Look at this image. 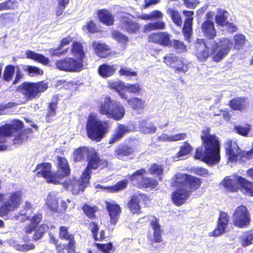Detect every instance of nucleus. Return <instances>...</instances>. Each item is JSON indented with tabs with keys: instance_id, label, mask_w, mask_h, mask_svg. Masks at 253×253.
I'll return each mask as SVG.
<instances>
[{
	"instance_id": "obj_1",
	"label": "nucleus",
	"mask_w": 253,
	"mask_h": 253,
	"mask_svg": "<svg viewBox=\"0 0 253 253\" xmlns=\"http://www.w3.org/2000/svg\"><path fill=\"white\" fill-rule=\"evenodd\" d=\"M211 132L209 127L201 131V146L196 148L193 157L209 165H214L220 161V144L216 135Z\"/></svg>"
},
{
	"instance_id": "obj_2",
	"label": "nucleus",
	"mask_w": 253,
	"mask_h": 253,
	"mask_svg": "<svg viewBox=\"0 0 253 253\" xmlns=\"http://www.w3.org/2000/svg\"><path fill=\"white\" fill-rule=\"evenodd\" d=\"M232 44V42L230 39L223 38L218 42L214 43L210 53L209 47L204 41L198 39L196 42L195 55L200 62L207 61L211 55L212 60L218 63L228 55Z\"/></svg>"
},
{
	"instance_id": "obj_3",
	"label": "nucleus",
	"mask_w": 253,
	"mask_h": 253,
	"mask_svg": "<svg viewBox=\"0 0 253 253\" xmlns=\"http://www.w3.org/2000/svg\"><path fill=\"white\" fill-rule=\"evenodd\" d=\"M23 122L18 119L13 120L11 123H6L0 126V151L7 149V145L5 144L6 138L12 136L14 133L18 132L13 139V144H20L27 140L33 130L31 128L23 129Z\"/></svg>"
},
{
	"instance_id": "obj_4",
	"label": "nucleus",
	"mask_w": 253,
	"mask_h": 253,
	"mask_svg": "<svg viewBox=\"0 0 253 253\" xmlns=\"http://www.w3.org/2000/svg\"><path fill=\"white\" fill-rule=\"evenodd\" d=\"M110 129L108 121L98 120L93 113L89 114L86 123V132L91 140L96 142L101 141Z\"/></svg>"
},
{
	"instance_id": "obj_5",
	"label": "nucleus",
	"mask_w": 253,
	"mask_h": 253,
	"mask_svg": "<svg viewBox=\"0 0 253 253\" xmlns=\"http://www.w3.org/2000/svg\"><path fill=\"white\" fill-rule=\"evenodd\" d=\"M23 192L18 190L6 194L0 192V217L7 216L9 212L17 210L23 203Z\"/></svg>"
},
{
	"instance_id": "obj_6",
	"label": "nucleus",
	"mask_w": 253,
	"mask_h": 253,
	"mask_svg": "<svg viewBox=\"0 0 253 253\" xmlns=\"http://www.w3.org/2000/svg\"><path fill=\"white\" fill-rule=\"evenodd\" d=\"M98 111L101 115L115 121L122 120L126 114L124 106L120 102L113 101L109 96H106L104 101L99 103Z\"/></svg>"
},
{
	"instance_id": "obj_7",
	"label": "nucleus",
	"mask_w": 253,
	"mask_h": 253,
	"mask_svg": "<svg viewBox=\"0 0 253 253\" xmlns=\"http://www.w3.org/2000/svg\"><path fill=\"white\" fill-rule=\"evenodd\" d=\"M48 87V84L44 81L24 82L17 86L16 91L23 95L26 101H30L39 98Z\"/></svg>"
},
{
	"instance_id": "obj_8",
	"label": "nucleus",
	"mask_w": 253,
	"mask_h": 253,
	"mask_svg": "<svg viewBox=\"0 0 253 253\" xmlns=\"http://www.w3.org/2000/svg\"><path fill=\"white\" fill-rule=\"evenodd\" d=\"M73 155L74 161L75 162H79L84 160L86 156V166L108 163L106 159L101 158L96 149L92 147L80 146L74 151Z\"/></svg>"
},
{
	"instance_id": "obj_9",
	"label": "nucleus",
	"mask_w": 253,
	"mask_h": 253,
	"mask_svg": "<svg viewBox=\"0 0 253 253\" xmlns=\"http://www.w3.org/2000/svg\"><path fill=\"white\" fill-rule=\"evenodd\" d=\"M202 183V179L198 177L186 173H177L173 177L172 185L185 188L191 194L200 188Z\"/></svg>"
},
{
	"instance_id": "obj_10",
	"label": "nucleus",
	"mask_w": 253,
	"mask_h": 253,
	"mask_svg": "<svg viewBox=\"0 0 253 253\" xmlns=\"http://www.w3.org/2000/svg\"><path fill=\"white\" fill-rule=\"evenodd\" d=\"M224 149L228 162L237 163L238 161L249 160L247 151L241 149L238 144L231 139L225 142Z\"/></svg>"
},
{
	"instance_id": "obj_11",
	"label": "nucleus",
	"mask_w": 253,
	"mask_h": 253,
	"mask_svg": "<svg viewBox=\"0 0 253 253\" xmlns=\"http://www.w3.org/2000/svg\"><path fill=\"white\" fill-rule=\"evenodd\" d=\"M145 173L146 170L145 169H137L129 175L128 179L134 182L137 187L139 189L155 188L157 185V180L149 177L143 176Z\"/></svg>"
},
{
	"instance_id": "obj_12",
	"label": "nucleus",
	"mask_w": 253,
	"mask_h": 253,
	"mask_svg": "<svg viewBox=\"0 0 253 253\" xmlns=\"http://www.w3.org/2000/svg\"><path fill=\"white\" fill-rule=\"evenodd\" d=\"M233 225L239 228H246L251 224V217L249 211L245 205L238 206L232 215Z\"/></svg>"
},
{
	"instance_id": "obj_13",
	"label": "nucleus",
	"mask_w": 253,
	"mask_h": 253,
	"mask_svg": "<svg viewBox=\"0 0 253 253\" xmlns=\"http://www.w3.org/2000/svg\"><path fill=\"white\" fill-rule=\"evenodd\" d=\"M164 62L175 72L185 73L189 70V63L183 57H179L173 53H169L163 58Z\"/></svg>"
},
{
	"instance_id": "obj_14",
	"label": "nucleus",
	"mask_w": 253,
	"mask_h": 253,
	"mask_svg": "<svg viewBox=\"0 0 253 253\" xmlns=\"http://www.w3.org/2000/svg\"><path fill=\"white\" fill-rule=\"evenodd\" d=\"M245 181L249 180L239 175L236 176L235 179H232L230 176H225L221 182V184L229 192H237L240 189L244 194L249 196V193L246 188Z\"/></svg>"
},
{
	"instance_id": "obj_15",
	"label": "nucleus",
	"mask_w": 253,
	"mask_h": 253,
	"mask_svg": "<svg viewBox=\"0 0 253 253\" xmlns=\"http://www.w3.org/2000/svg\"><path fill=\"white\" fill-rule=\"evenodd\" d=\"M55 66L60 71L76 72L81 71L83 69L84 64L75 58L67 57L57 60Z\"/></svg>"
},
{
	"instance_id": "obj_16",
	"label": "nucleus",
	"mask_w": 253,
	"mask_h": 253,
	"mask_svg": "<svg viewBox=\"0 0 253 253\" xmlns=\"http://www.w3.org/2000/svg\"><path fill=\"white\" fill-rule=\"evenodd\" d=\"M52 165L49 162H43L38 164L35 171H37L36 176L38 177H43L48 183L58 184L55 178V173L52 171Z\"/></svg>"
},
{
	"instance_id": "obj_17",
	"label": "nucleus",
	"mask_w": 253,
	"mask_h": 253,
	"mask_svg": "<svg viewBox=\"0 0 253 253\" xmlns=\"http://www.w3.org/2000/svg\"><path fill=\"white\" fill-rule=\"evenodd\" d=\"M59 238L62 240H66L68 243L63 246L68 253H74L76 251V242L74 234L70 233L69 227L61 226L59 228Z\"/></svg>"
},
{
	"instance_id": "obj_18",
	"label": "nucleus",
	"mask_w": 253,
	"mask_h": 253,
	"mask_svg": "<svg viewBox=\"0 0 253 253\" xmlns=\"http://www.w3.org/2000/svg\"><path fill=\"white\" fill-rule=\"evenodd\" d=\"M229 221V217L227 212L220 211L217 220L216 227L209 233V236L217 237L225 233Z\"/></svg>"
},
{
	"instance_id": "obj_19",
	"label": "nucleus",
	"mask_w": 253,
	"mask_h": 253,
	"mask_svg": "<svg viewBox=\"0 0 253 253\" xmlns=\"http://www.w3.org/2000/svg\"><path fill=\"white\" fill-rule=\"evenodd\" d=\"M57 170L54 171V173L56 174L55 178L57 181L58 184H59L61 179L70 175L71 169L68 162L65 158L57 156Z\"/></svg>"
},
{
	"instance_id": "obj_20",
	"label": "nucleus",
	"mask_w": 253,
	"mask_h": 253,
	"mask_svg": "<svg viewBox=\"0 0 253 253\" xmlns=\"http://www.w3.org/2000/svg\"><path fill=\"white\" fill-rule=\"evenodd\" d=\"M175 187L176 189L171 193V198L173 203L179 207L184 204L191 194L185 188Z\"/></svg>"
},
{
	"instance_id": "obj_21",
	"label": "nucleus",
	"mask_w": 253,
	"mask_h": 253,
	"mask_svg": "<svg viewBox=\"0 0 253 253\" xmlns=\"http://www.w3.org/2000/svg\"><path fill=\"white\" fill-rule=\"evenodd\" d=\"M108 163L86 166L85 169L82 172L81 177L77 180L80 181L81 185L84 186L85 188L89 183V181L91 177V174L92 170H96L97 169H102L108 167Z\"/></svg>"
},
{
	"instance_id": "obj_22",
	"label": "nucleus",
	"mask_w": 253,
	"mask_h": 253,
	"mask_svg": "<svg viewBox=\"0 0 253 253\" xmlns=\"http://www.w3.org/2000/svg\"><path fill=\"white\" fill-rule=\"evenodd\" d=\"M130 15H122L120 17V22L121 28L125 30L129 33H136L139 31V24L133 22L130 18Z\"/></svg>"
},
{
	"instance_id": "obj_23",
	"label": "nucleus",
	"mask_w": 253,
	"mask_h": 253,
	"mask_svg": "<svg viewBox=\"0 0 253 253\" xmlns=\"http://www.w3.org/2000/svg\"><path fill=\"white\" fill-rule=\"evenodd\" d=\"M134 152V148L132 146L121 143L114 149V155L116 158L123 160L125 158H128L133 155Z\"/></svg>"
},
{
	"instance_id": "obj_24",
	"label": "nucleus",
	"mask_w": 253,
	"mask_h": 253,
	"mask_svg": "<svg viewBox=\"0 0 253 253\" xmlns=\"http://www.w3.org/2000/svg\"><path fill=\"white\" fill-rule=\"evenodd\" d=\"M106 209L110 217V221L111 224L115 225L118 221L122 210L117 203L105 201Z\"/></svg>"
},
{
	"instance_id": "obj_25",
	"label": "nucleus",
	"mask_w": 253,
	"mask_h": 253,
	"mask_svg": "<svg viewBox=\"0 0 253 253\" xmlns=\"http://www.w3.org/2000/svg\"><path fill=\"white\" fill-rule=\"evenodd\" d=\"M183 13L186 16V18L182 29V33L185 39L189 41L192 33L193 16L194 13L192 11L184 10Z\"/></svg>"
},
{
	"instance_id": "obj_26",
	"label": "nucleus",
	"mask_w": 253,
	"mask_h": 253,
	"mask_svg": "<svg viewBox=\"0 0 253 253\" xmlns=\"http://www.w3.org/2000/svg\"><path fill=\"white\" fill-rule=\"evenodd\" d=\"M230 108L233 111H245L248 107L249 103L245 97H236L231 99L228 104Z\"/></svg>"
},
{
	"instance_id": "obj_27",
	"label": "nucleus",
	"mask_w": 253,
	"mask_h": 253,
	"mask_svg": "<svg viewBox=\"0 0 253 253\" xmlns=\"http://www.w3.org/2000/svg\"><path fill=\"white\" fill-rule=\"evenodd\" d=\"M129 131L128 127L124 125L119 124L115 128L114 133L111 135L108 141L109 144H113L120 140L124 135Z\"/></svg>"
},
{
	"instance_id": "obj_28",
	"label": "nucleus",
	"mask_w": 253,
	"mask_h": 253,
	"mask_svg": "<svg viewBox=\"0 0 253 253\" xmlns=\"http://www.w3.org/2000/svg\"><path fill=\"white\" fill-rule=\"evenodd\" d=\"M201 30L205 37L213 40L216 36V31L211 20H205L201 25Z\"/></svg>"
},
{
	"instance_id": "obj_29",
	"label": "nucleus",
	"mask_w": 253,
	"mask_h": 253,
	"mask_svg": "<svg viewBox=\"0 0 253 253\" xmlns=\"http://www.w3.org/2000/svg\"><path fill=\"white\" fill-rule=\"evenodd\" d=\"M70 51L73 56L77 57L76 59L79 60L82 64H84V60L86 56L83 43L78 41L73 42L71 46Z\"/></svg>"
},
{
	"instance_id": "obj_30",
	"label": "nucleus",
	"mask_w": 253,
	"mask_h": 253,
	"mask_svg": "<svg viewBox=\"0 0 253 253\" xmlns=\"http://www.w3.org/2000/svg\"><path fill=\"white\" fill-rule=\"evenodd\" d=\"M72 41L73 38L70 36L63 38L57 48L49 49L50 55L51 56H61L64 55L68 52V48L63 50H60V49L64 46L69 45Z\"/></svg>"
},
{
	"instance_id": "obj_31",
	"label": "nucleus",
	"mask_w": 253,
	"mask_h": 253,
	"mask_svg": "<svg viewBox=\"0 0 253 253\" xmlns=\"http://www.w3.org/2000/svg\"><path fill=\"white\" fill-rule=\"evenodd\" d=\"M117 70V65L103 63L98 66L97 72L101 77L105 79L113 76Z\"/></svg>"
},
{
	"instance_id": "obj_32",
	"label": "nucleus",
	"mask_w": 253,
	"mask_h": 253,
	"mask_svg": "<svg viewBox=\"0 0 253 253\" xmlns=\"http://www.w3.org/2000/svg\"><path fill=\"white\" fill-rule=\"evenodd\" d=\"M99 21L103 24L110 26L114 23V16L106 9H100L96 11Z\"/></svg>"
},
{
	"instance_id": "obj_33",
	"label": "nucleus",
	"mask_w": 253,
	"mask_h": 253,
	"mask_svg": "<svg viewBox=\"0 0 253 253\" xmlns=\"http://www.w3.org/2000/svg\"><path fill=\"white\" fill-rule=\"evenodd\" d=\"M92 46L96 55L101 58H106L110 55V48L106 43L93 42Z\"/></svg>"
},
{
	"instance_id": "obj_34",
	"label": "nucleus",
	"mask_w": 253,
	"mask_h": 253,
	"mask_svg": "<svg viewBox=\"0 0 253 253\" xmlns=\"http://www.w3.org/2000/svg\"><path fill=\"white\" fill-rule=\"evenodd\" d=\"M88 229L91 231L92 237L94 241H102L105 239V232L104 230H101L99 232V236L98 235L99 227L96 222H90L88 225Z\"/></svg>"
},
{
	"instance_id": "obj_35",
	"label": "nucleus",
	"mask_w": 253,
	"mask_h": 253,
	"mask_svg": "<svg viewBox=\"0 0 253 253\" xmlns=\"http://www.w3.org/2000/svg\"><path fill=\"white\" fill-rule=\"evenodd\" d=\"M127 207L133 214H140L141 212L140 199L136 195H132L127 204Z\"/></svg>"
},
{
	"instance_id": "obj_36",
	"label": "nucleus",
	"mask_w": 253,
	"mask_h": 253,
	"mask_svg": "<svg viewBox=\"0 0 253 253\" xmlns=\"http://www.w3.org/2000/svg\"><path fill=\"white\" fill-rule=\"evenodd\" d=\"M26 57L32 59L38 63H41L43 65H47L49 63V60L43 55L36 53L33 51L29 50L26 52Z\"/></svg>"
},
{
	"instance_id": "obj_37",
	"label": "nucleus",
	"mask_w": 253,
	"mask_h": 253,
	"mask_svg": "<svg viewBox=\"0 0 253 253\" xmlns=\"http://www.w3.org/2000/svg\"><path fill=\"white\" fill-rule=\"evenodd\" d=\"M42 218L41 213L34 214L30 219V223L25 227V233L28 234L31 233L36 227L39 226V224L41 222Z\"/></svg>"
},
{
	"instance_id": "obj_38",
	"label": "nucleus",
	"mask_w": 253,
	"mask_h": 253,
	"mask_svg": "<svg viewBox=\"0 0 253 253\" xmlns=\"http://www.w3.org/2000/svg\"><path fill=\"white\" fill-rule=\"evenodd\" d=\"M127 104L133 110L139 111L143 110L145 107V101L136 97H131L127 100Z\"/></svg>"
},
{
	"instance_id": "obj_39",
	"label": "nucleus",
	"mask_w": 253,
	"mask_h": 253,
	"mask_svg": "<svg viewBox=\"0 0 253 253\" xmlns=\"http://www.w3.org/2000/svg\"><path fill=\"white\" fill-rule=\"evenodd\" d=\"M57 104V101L47 103V112L45 116L46 122L50 123L53 120L52 118L56 116Z\"/></svg>"
},
{
	"instance_id": "obj_40",
	"label": "nucleus",
	"mask_w": 253,
	"mask_h": 253,
	"mask_svg": "<svg viewBox=\"0 0 253 253\" xmlns=\"http://www.w3.org/2000/svg\"><path fill=\"white\" fill-rule=\"evenodd\" d=\"M67 188L71 190L74 195L79 194L80 192L84 191L85 189L77 179L70 180L67 184Z\"/></svg>"
},
{
	"instance_id": "obj_41",
	"label": "nucleus",
	"mask_w": 253,
	"mask_h": 253,
	"mask_svg": "<svg viewBox=\"0 0 253 253\" xmlns=\"http://www.w3.org/2000/svg\"><path fill=\"white\" fill-rule=\"evenodd\" d=\"M240 242L243 247H246L253 244V231L248 230L244 232L240 238Z\"/></svg>"
},
{
	"instance_id": "obj_42",
	"label": "nucleus",
	"mask_w": 253,
	"mask_h": 253,
	"mask_svg": "<svg viewBox=\"0 0 253 253\" xmlns=\"http://www.w3.org/2000/svg\"><path fill=\"white\" fill-rule=\"evenodd\" d=\"M138 127L141 132L144 133H152L156 131L157 128L152 123H149L146 120L139 121Z\"/></svg>"
},
{
	"instance_id": "obj_43",
	"label": "nucleus",
	"mask_w": 253,
	"mask_h": 253,
	"mask_svg": "<svg viewBox=\"0 0 253 253\" xmlns=\"http://www.w3.org/2000/svg\"><path fill=\"white\" fill-rule=\"evenodd\" d=\"M82 210L88 218L94 219L96 218L95 213L98 211V208L96 205L92 206L88 204H84Z\"/></svg>"
},
{
	"instance_id": "obj_44",
	"label": "nucleus",
	"mask_w": 253,
	"mask_h": 253,
	"mask_svg": "<svg viewBox=\"0 0 253 253\" xmlns=\"http://www.w3.org/2000/svg\"><path fill=\"white\" fill-rule=\"evenodd\" d=\"M48 228V226L45 224H42L36 227L33 230L34 234L33 236V240L37 241L41 239L43 236Z\"/></svg>"
},
{
	"instance_id": "obj_45",
	"label": "nucleus",
	"mask_w": 253,
	"mask_h": 253,
	"mask_svg": "<svg viewBox=\"0 0 253 253\" xmlns=\"http://www.w3.org/2000/svg\"><path fill=\"white\" fill-rule=\"evenodd\" d=\"M228 12L224 9H219L217 14L215 16V23L221 27L225 26L227 17Z\"/></svg>"
},
{
	"instance_id": "obj_46",
	"label": "nucleus",
	"mask_w": 253,
	"mask_h": 253,
	"mask_svg": "<svg viewBox=\"0 0 253 253\" xmlns=\"http://www.w3.org/2000/svg\"><path fill=\"white\" fill-rule=\"evenodd\" d=\"M18 6L16 0H6L0 3V11L14 10Z\"/></svg>"
},
{
	"instance_id": "obj_47",
	"label": "nucleus",
	"mask_w": 253,
	"mask_h": 253,
	"mask_svg": "<svg viewBox=\"0 0 253 253\" xmlns=\"http://www.w3.org/2000/svg\"><path fill=\"white\" fill-rule=\"evenodd\" d=\"M15 71V67L12 64H9L5 67L3 75V80L9 82L11 81L13 77Z\"/></svg>"
},
{
	"instance_id": "obj_48",
	"label": "nucleus",
	"mask_w": 253,
	"mask_h": 253,
	"mask_svg": "<svg viewBox=\"0 0 253 253\" xmlns=\"http://www.w3.org/2000/svg\"><path fill=\"white\" fill-rule=\"evenodd\" d=\"M171 35L167 32H159V44L165 47H171Z\"/></svg>"
},
{
	"instance_id": "obj_49",
	"label": "nucleus",
	"mask_w": 253,
	"mask_h": 253,
	"mask_svg": "<svg viewBox=\"0 0 253 253\" xmlns=\"http://www.w3.org/2000/svg\"><path fill=\"white\" fill-rule=\"evenodd\" d=\"M127 185V181L126 180H122L118 181L114 185L106 187L105 188L111 193L118 192L125 189Z\"/></svg>"
},
{
	"instance_id": "obj_50",
	"label": "nucleus",
	"mask_w": 253,
	"mask_h": 253,
	"mask_svg": "<svg viewBox=\"0 0 253 253\" xmlns=\"http://www.w3.org/2000/svg\"><path fill=\"white\" fill-rule=\"evenodd\" d=\"M178 53L185 52L187 51V45L184 42L178 40L174 39L172 41L171 46Z\"/></svg>"
},
{
	"instance_id": "obj_51",
	"label": "nucleus",
	"mask_w": 253,
	"mask_h": 253,
	"mask_svg": "<svg viewBox=\"0 0 253 253\" xmlns=\"http://www.w3.org/2000/svg\"><path fill=\"white\" fill-rule=\"evenodd\" d=\"M193 150V147L187 141H185L183 145L180 147L179 151L176 154L175 156L177 158L186 156L191 153Z\"/></svg>"
},
{
	"instance_id": "obj_52",
	"label": "nucleus",
	"mask_w": 253,
	"mask_h": 253,
	"mask_svg": "<svg viewBox=\"0 0 253 253\" xmlns=\"http://www.w3.org/2000/svg\"><path fill=\"white\" fill-rule=\"evenodd\" d=\"M14 12H7L0 14V23L5 25L7 23H13L15 21Z\"/></svg>"
},
{
	"instance_id": "obj_53",
	"label": "nucleus",
	"mask_w": 253,
	"mask_h": 253,
	"mask_svg": "<svg viewBox=\"0 0 253 253\" xmlns=\"http://www.w3.org/2000/svg\"><path fill=\"white\" fill-rule=\"evenodd\" d=\"M234 48L240 49L243 48L246 41V37L242 34H237L234 36Z\"/></svg>"
},
{
	"instance_id": "obj_54",
	"label": "nucleus",
	"mask_w": 253,
	"mask_h": 253,
	"mask_svg": "<svg viewBox=\"0 0 253 253\" xmlns=\"http://www.w3.org/2000/svg\"><path fill=\"white\" fill-rule=\"evenodd\" d=\"M94 245L98 250L104 253H111L112 251H114L115 250V249L111 242L106 244L94 243Z\"/></svg>"
},
{
	"instance_id": "obj_55",
	"label": "nucleus",
	"mask_w": 253,
	"mask_h": 253,
	"mask_svg": "<svg viewBox=\"0 0 253 253\" xmlns=\"http://www.w3.org/2000/svg\"><path fill=\"white\" fill-rule=\"evenodd\" d=\"M234 129L235 132L240 135L247 137L251 129V127L249 124H246L244 126L241 125L235 126Z\"/></svg>"
},
{
	"instance_id": "obj_56",
	"label": "nucleus",
	"mask_w": 253,
	"mask_h": 253,
	"mask_svg": "<svg viewBox=\"0 0 253 253\" xmlns=\"http://www.w3.org/2000/svg\"><path fill=\"white\" fill-rule=\"evenodd\" d=\"M83 30H86L89 33L94 34L99 32L96 24L92 20L88 21L82 27Z\"/></svg>"
},
{
	"instance_id": "obj_57",
	"label": "nucleus",
	"mask_w": 253,
	"mask_h": 253,
	"mask_svg": "<svg viewBox=\"0 0 253 253\" xmlns=\"http://www.w3.org/2000/svg\"><path fill=\"white\" fill-rule=\"evenodd\" d=\"M46 204L47 207L51 211L58 213L59 205L56 198L52 196L49 197L47 198Z\"/></svg>"
},
{
	"instance_id": "obj_58",
	"label": "nucleus",
	"mask_w": 253,
	"mask_h": 253,
	"mask_svg": "<svg viewBox=\"0 0 253 253\" xmlns=\"http://www.w3.org/2000/svg\"><path fill=\"white\" fill-rule=\"evenodd\" d=\"M168 14L170 16L173 22L178 26H181L182 21L180 17V14L177 11L172 9L168 10Z\"/></svg>"
},
{
	"instance_id": "obj_59",
	"label": "nucleus",
	"mask_w": 253,
	"mask_h": 253,
	"mask_svg": "<svg viewBox=\"0 0 253 253\" xmlns=\"http://www.w3.org/2000/svg\"><path fill=\"white\" fill-rule=\"evenodd\" d=\"M49 241L51 244H54L55 246V249L57 253H64V247L63 245L59 244L58 239L56 238L53 234L50 233L49 234Z\"/></svg>"
},
{
	"instance_id": "obj_60",
	"label": "nucleus",
	"mask_w": 253,
	"mask_h": 253,
	"mask_svg": "<svg viewBox=\"0 0 253 253\" xmlns=\"http://www.w3.org/2000/svg\"><path fill=\"white\" fill-rule=\"evenodd\" d=\"M108 86L110 89L120 92V91L125 90L126 85L122 81L119 80L109 83Z\"/></svg>"
},
{
	"instance_id": "obj_61",
	"label": "nucleus",
	"mask_w": 253,
	"mask_h": 253,
	"mask_svg": "<svg viewBox=\"0 0 253 253\" xmlns=\"http://www.w3.org/2000/svg\"><path fill=\"white\" fill-rule=\"evenodd\" d=\"M58 5L55 10V14L59 16L63 14L66 7L69 3L70 0H57Z\"/></svg>"
},
{
	"instance_id": "obj_62",
	"label": "nucleus",
	"mask_w": 253,
	"mask_h": 253,
	"mask_svg": "<svg viewBox=\"0 0 253 253\" xmlns=\"http://www.w3.org/2000/svg\"><path fill=\"white\" fill-rule=\"evenodd\" d=\"M138 19L148 21L155 20L158 18V10H155L149 14H142L137 16Z\"/></svg>"
},
{
	"instance_id": "obj_63",
	"label": "nucleus",
	"mask_w": 253,
	"mask_h": 253,
	"mask_svg": "<svg viewBox=\"0 0 253 253\" xmlns=\"http://www.w3.org/2000/svg\"><path fill=\"white\" fill-rule=\"evenodd\" d=\"M25 71L31 76L42 75L43 74L42 70L35 66L28 65Z\"/></svg>"
},
{
	"instance_id": "obj_64",
	"label": "nucleus",
	"mask_w": 253,
	"mask_h": 253,
	"mask_svg": "<svg viewBox=\"0 0 253 253\" xmlns=\"http://www.w3.org/2000/svg\"><path fill=\"white\" fill-rule=\"evenodd\" d=\"M119 75L120 76L126 77H135L137 75V73L136 71L132 70L130 68H127L126 67H121L119 70Z\"/></svg>"
}]
</instances>
